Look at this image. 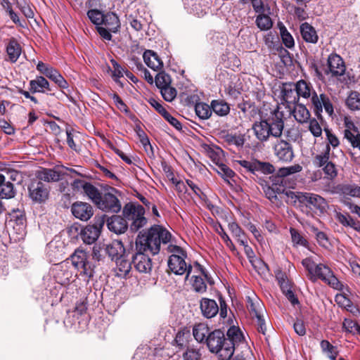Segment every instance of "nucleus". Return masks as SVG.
Masks as SVG:
<instances>
[{
    "mask_svg": "<svg viewBox=\"0 0 360 360\" xmlns=\"http://www.w3.org/2000/svg\"><path fill=\"white\" fill-rule=\"evenodd\" d=\"M309 130L316 137H319L322 134V129L318 121L315 119L310 120Z\"/></svg>",
    "mask_w": 360,
    "mask_h": 360,
    "instance_id": "obj_60",
    "label": "nucleus"
},
{
    "mask_svg": "<svg viewBox=\"0 0 360 360\" xmlns=\"http://www.w3.org/2000/svg\"><path fill=\"white\" fill-rule=\"evenodd\" d=\"M330 148L329 146H326V148L321 154L316 155L314 157L313 163L317 167H323L328 162H329Z\"/></svg>",
    "mask_w": 360,
    "mask_h": 360,
    "instance_id": "obj_42",
    "label": "nucleus"
},
{
    "mask_svg": "<svg viewBox=\"0 0 360 360\" xmlns=\"http://www.w3.org/2000/svg\"><path fill=\"white\" fill-rule=\"evenodd\" d=\"M15 194L13 184L0 173V198L9 199L13 198Z\"/></svg>",
    "mask_w": 360,
    "mask_h": 360,
    "instance_id": "obj_23",
    "label": "nucleus"
},
{
    "mask_svg": "<svg viewBox=\"0 0 360 360\" xmlns=\"http://www.w3.org/2000/svg\"><path fill=\"white\" fill-rule=\"evenodd\" d=\"M300 33L306 42L316 44L318 41L319 37L316 30L307 22L300 25Z\"/></svg>",
    "mask_w": 360,
    "mask_h": 360,
    "instance_id": "obj_26",
    "label": "nucleus"
},
{
    "mask_svg": "<svg viewBox=\"0 0 360 360\" xmlns=\"http://www.w3.org/2000/svg\"><path fill=\"white\" fill-rule=\"evenodd\" d=\"M141 142L143 144L146 152L150 158H154L153 148L151 146L149 139L145 133H143V138L141 139Z\"/></svg>",
    "mask_w": 360,
    "mask_h": 360,
    "instance_id": "obj_63",
    "label": "nucleus"
},
{
    "mask_svg": "<svg viewBox=\"0 0 360 360\" xmlns=\"http://www.w3.org/2000/svg\"><path fill=\"white\" fill-rule=\"evenodd\" d=\"M103 251L113 261H116L122 257L129 256L123 243L120 240H113L109 244L104 245Z\"/></svg>",
    "mask_w": 360,
    "mask_h": 360,
    "instance_id": "obj_11",
    "label": "nucleus"
},
{
    "mask_svg": "<svg viewBox=\"0 0 360 360\" xmlns=\"http://www.w3.org/2000/svg\"><path fill=\"white\" fill-rule=\"evenodd\" d=\"M276 157L281 161L290 162L294 158L291 144L285 141H278L274 146Z\"/></svg>",
    "mask_w": 360,
    "mask_h": 360,
    "instance_id": "obj_12",
    "label": "nucleus"
},
{
    "mask_svg": "<svg viewBox=\"0 0 360 360\" xmlns=\"http://www.w3.org/2000/svg\"><path fill=\"white\" fill-rule=\"evenodd\" d=\"M347 106L352 110H360V94L357 91L350 93L346 101Z\"/></svg>",
    "mask_w": 360,
    "mask_h": 360,
    "instance_id": "obj_43",
    "label": "nucleus"
},
{
    "mask_svg": "<svg viewBox=\"0 0 360 360\" xmlns=\"http://www.w3.org/2000/svg\"><path fill=\"white\" fill-rule=\"evenodd\" d=\"M336 218L345 226H349L356 231H360V222L352 219L349 214L337 213Z\"/></svg>",
    "mask_w": 360,
    "mask_h": 360,
    "instance_id": "obj_35",
    "label": "nucleus"
},
{
    "mask_svg": "<svg viewBox=\"0 0 360 360\" xmlns=\"http://www.w3.org/2000/svg\"><path fill=\"white\" fill-rule=\"evenodd\" d=\"M246 307L248 309L252 318L264 314V307L261 300L255 295L247 297Z\"/></svg>",
    "mask_w": 360,
    "mask_h": 360,
    "instance_id": "obj_19",
    "label": "nucleus"
},
{
    "mask_svg": "<svg viewBox=\"0 0 360 360\" xmlns=\"http://www.w3.org/2000/svg\"><path fill=\"white\" fill-rule=\"evenodd\" d=\"M103 24L112 32H116L120 27L119 18L114 13L105 14Z\"/></svg>",
    "mask_w": 360,
    "mask_h": 360,
    "instance_id": "obj_30",
    "label": "nucleus"
},
{
    "mask_svg": "<svg viewBox=\"0 0 360 360\" xmlns=\"http://www.w3.org/2000/svg\"><path fill=\"white\" fill-rule=\"evenodd\" d=\"M128 257H122L115 261L116 267L115 268V276L120 278H127L131 269V261L129 260Z\"/></svg>",
    "mask_w": 360,
    "mask_h": 360,
    "instance_id": "obj_20",
    "label": "nucleus"
},
{
    "mask_svg": "<svg viewBox=\"0 0 360 360\" xmlns=\"http://www.w3.org/2000/svg\"><path fill=\"white\" fill-rule=\"evenodd\" d=\"M103 225V221H101L98 224L86 226L81 232L83 241L89 245L94 243L98 239Z\"/></svg>",
    "mask_w": 360,
    "mask_h": 360,
    "instance_id": "obj_14",
    "label": "nucleus"
},
{
    "mask_svg": "<svg viewBox=\"0 0 360 360\" xmlns=\"http://www.w3.org/2000/svg\"><path fill=\"white\" fill-rule=\"evenodd\" d=\"M195 111L198 117L201 120H207L212 115L211 105L205 103H198L195 105Z\"/></svg>",
    "mask_w": 360,
    "mask_h": 360,
    "instance_id": "obj_37",
    "label": "nucleus"
},
{
    "mask_svg": "<svg viewBox=\"0 0 360 360\" xmlns=\"http://www.w3.org/2000/svg\"><path fill=\"white\" fill-rule=\"evenodd\" d=\"M226 335V341H231L234 351L236 345L240 342L243 339L242 332L238 328L232 326L227 330Z\"/></svg>",
    "mask_w": 360,
    "mask_h": 360,
    "instance_id": "obj_31",
    "label": "nucleus"
},
{
    "mask_svg": "<svg viewBox=\"0 0 360 360\" xmlns=\"http://www.w3.org/2000/svg\"><path fill=\"white\" fill-rule=\"evenodd\" d=\"M285 195L292 200H298L300 203L305 204L307 207L314 208L323 212L328 208V202L321 195L307 192L286 191Z\"/></svg>",
    "mask_w": 360,
    "mask_h": 360,
    "instance_id": "obj_8",
    "label": "nucleus"
},
{
    "mask_svg": "<svg viewBox=\"0 0 360 360\" xmlns=\"http://www.w3.org/2000/svg\"><path fill=\"white\" fill-rule=\"evenodd\" d=\"M191 285L193 290L198 293H204L207 291V285L202 278L198 276H193L191 278Z\"/></svg>",
    "mask_w": 360,
    "mask_h": 360,
    "instance_id": "obj_45",
    "label": "nucleus"
},
{
    "mask_svg": "<svg viewBox=\"0 0 360 360\" xmlns=\"http://www.w3.org/2000/svg\"><path fill=\"white\" fill-rule=\"evenodd\" d=\"M323 170L324 174L328 176L330 179H333L337 176L338 170L336 169V166L334 163L329 161L323 167Z\"/></svg>",
    "mask_w": 360,
    "mask_h": 360,
    "instance_id": "obj_55",
    "label": "nucleus"
},
{
    "mask_svg": "<svg viewBox=\"0 0 360 360\" xmlns=\"http://www.w3.org/2000/svg\"><path fill=\"white\" fill-rule=\"evenodd\" d=\"M122 214L127 221H131L129 229L132 232L138 231L147 224V219L144 217L145 209L141 205L127 203L123 207Z\"/></svg>",
    "mask_w": 360,
    "mask_h": 360,
    "instance_id": "obj_7",
    "label": "nucleus"
},
{
    "mask_svg": "<svg viewBox=\"0 0 360 360\" xmlns=\"http://www.w3.org/2000/svg\"><path fill=\"white\" fill-rule=\"evenodd\" d=\"M160 91L163 98L168 102L172 101L177 94L176 89L174 87L171 86V84L160 89Z\"/></svg>",
    "mask_w": 360,
    "mask_h": 360,
    "instance_id": "obj_51",
    "label": "nucleus"
},
{
    "mask_svg": "<svg viewBox=\"0 0 360 360\" xmlns=\"http://www.w3.org/2000/svg\"><path fill=\"white\" fill-rule=\"evenodd\" d=\"M335 301L340 306L344 307L354 316H357L359 314L360 311L359 308L354 305L352 302L346 296L343 295H337L335 296Z\"/></svg>",
    "mask_w": 360,
    "mask_h": 360,
    "instance_id": "obj_28",
    "label": "nucleus"
},
{
    "mask_svg": "<svg viewBox=\"0 0 360 360\" xmlns=\"http://www.w3.org/2000/svg\"><path fill=\"white\" fill-rule=\"evenodd\" d=\"M344 125L345 127L344 136L349 141L352 146H354L360 141V134L358 128L349 117H345Z\"/></svg>",
    "mask_w": 360,
    "mask_h": 360,
    "instance_id": "obj_15",
    "label": "nucleus"
},
{
    "mask_svg": "<svg viewBox=\"0 0 360 360\" xmlns=\"http://www.w3.org/2000/svg\"><path fill=\"white\" fill-rule=\"evenodd\" d=\"M292 115L295 119L300 123L307 122L310 117V113L305 105L298 104L295 106L292 110Z\"/></svg>",
    "mask_w": 360,
    "mask_h": 360,
    "instance_id": "obj_29",
    "label": "nucleus"
},
{
    "mask_svg": "<svg viewBox=\"0 0 360 360\" xmlns=\"http://www.w3.org/2000/svg\"><path fill=\"white\" fill-rule=\"evenodd\" d=\"M295 88L297 100L299 101L300 98L310 99L314 111L318 117L321 115L323 108L325 109L329 116H333L334 110L330 98L324 94L318 96L310 82L300 79L295 83Z\"/></svg>",
    "mask_w": 360,
    "mask_h": 360,
    "instance_id": "obj_3",
    "label": "nucleus"
},
{
    "mask_svg": "<svg viewBox=\"0 0 360 360\" xmlns=\"http://www.w3.org/2000/svg\"><path fill=\"white\" fill-rule=\"evenodd\" d=\"M107 226L110 231L116 234H121L124 233L129 226L124 217L113 215L108 219Z\"/></svg>",
    "mask_w": 360,
    "mask_h": 360,
    "instance_id": "obj_17",
    "label": "nucleus"
},
{
    "mask_svg": "<svg viewBox=\"0 0 360 360\" xmlns=\"http://www.w3.org/2000/svg\"><path fill=\"white\" fill-rule=\"evenodd\" d=\"M229 229L231 232L233 236L238 239L239 238H243L245 236L244 231L242 229L238 226V224L236 222H232L229 224Z\"/></svg>",
    "mask_w": 360,
    "mask_h": 360,
    "instance_id": "obj_61",
    "label": "nucleus"
},
{
    "mask_svg": "<svg viewBox=\"0 0 360 360\" xmlns=\"http://www.w3.org/2000/svg\"><path fill=\"white\" fill-rule=\"evenodd\" d=\"M183 357L184 360H199L200 354L198 349L193 348H187L184 353Z\"/></svg>",
    "mask_w": 360,
    "mask_h": 360,
    "instance_id": "obj_62",
    "label": "nucleus"
},
{
    "mask_svg": "<svg viewBox=\"0 0 360 360\" xmlns=\"http://www.w3.org/2000/svg\"><path fill=\"white\" fill-rule=\"evenodd\" d=\"M256 17L255 23L261 30H269L273 26V22L269 16V13H258Z\"/></svg>",
    "mask_w": 360,
    "mask_h": 360,
    "instance_id": "obj_34",
    "label": "nucleus"
},
{
    "mask_svg": "<svg viewBox=\"0 0 360 360\" xmlns=\"http://www.w3.org/2000/svg\"><path fill=\"white\" fill-rule=\"evenodd\" d=\"M283 128V113L278 110L271 112L266 120L256 122L252 125L255 136L262 142L266 141L270 137H281Z\"/></svg>",
    "mask_w": 360,
    "mask_h": 360,
    "instance_id": "obj_4",
    "label": "nucleus"
},
{
    "mask_svg": "<svg viewBox=\"0 0 360 360\" xmlns=\"http://www.w3.org/2000/svg\"><path fill=\"white\" fill-rule=\"evenodd\" d=\"M111 63L113 68L112 77L116 83H120V78L123 77V69L115 60H112Z\"/></svg>",
    "mask_w": 360,
    "mask_h": 360,
    "instance_id": "obj_57",
    "label": "nucleus"
},
{
    "mask_svg": "<svg viewBox=\"0 0 360 360\" xmlns=\"http://www.w3.org/2000/svg\"><path fill=\"white\" fill-rule=\"evenodd\" d=\"M338 188L344 195L352 197H359L360 195V186L345 184L338 186Z\"/></svg>",
    "mask_w": 360,
    "mask_h": 360,
    "instance_id": "obj_44",
    "label": "nucleus"
},
{
    "mask_svg": "<svg viewBox=\"0 0 360 360\" xmlns=\"http://www.w3.org/2000/svg\"><path fill=\"white\" fill-rule=\"evenodd\" d=\"M162 117L176 129L180 131L182 129V126L181 122L174 117H173L169 112L167 111L162 115Z\"/></svg>",
    "mask_w": 360,
    "mask_h": 360,
    "instance_id": "obj_64",
    "label": "nucleus"
},
{
    "mask_svg": "<svg viewBox=\"0 0 360 360\" xmlns=\"http://www.w3.org/2000/svg\"><path fill=\"white\" fill-rule=\"evenodd\" d=\"M205 342L210 352L218 354L220 360H229L233 355L232 343L226 341L225 335L221 330L212 331Z\"/></svg>",
    "mask_w": 360,
    "mask_h": 360,
    "instance_id": "obj_6",
    "label": "nucleus"
},
{
    "mask_svg": "<svg viewBox=\"0 0 360 360\" xmlns=\"http://www.w3.org/2000/svg\"><path fill=\"white\" fill-rule=\"evenodd\" d=\"M325 283L337 290H341L343 285L339 281V280L334 276L333 271L330 272V274L324 281Z\"/></svg>",
    "mask_w": 360,
    "mask_h": 360,
    "instance_id": "obj_59",
    "label": "nucleus"
},
{
    "mask_svg": "<svg viewBox=\"0 0 360 360\" xmlns=\"http://www.w3.org/2000/svg\"><path fill=\"white\" fill-rule=\"evenodd\" d=\"M29 89L32 93H44L46 91H51L49 82L42 76L37 77L34 79L30 80Z\"/></svg>",
    "mask_w": 360,
    "mask_h": 360,
    "instance_id": "obj_24",
    "label": "nucleus"
},
{
    "mask_svg": "<svg viewBox=\"0 0 360 360\" xmlns=\"http://www.w3.org/2000/svg\"><path fill=\"white\" fill-rule=\"evenodd\" d=\"M200 308L202 316L207 319L214 317L219 312V306L216 301L209 298L201 299Z\"/></svg>",
    "mask_w": 360,
    "mask_h": 360,
    "instance_id": "obj_18",
    "label": "nucleus"
},
{
    "mask_svg": "<svg viewBox=\"0 0 360 360\" xmlns=\"http://www.w3.org/2000/svg\"><path fill=\"white\" fill-rule=\"evenodd\" d=\"M73 186L77 188H82L89 198L103 212L118 213L122 209L121 202L115 195L117 190L114 188L110 187L102 192L91 183L79 179L74 181Z\"/></svg>",
    "mask_w": 360,
    "mask_h": 360,
    "instance_id": "obj_2",
    "label": "nucleus"
},
{
    "mask_svg": "<svg viewBox=\"0 0 360 360\" xmlns=\"http://www.w3.org/2000/svg\"><path fill=\"white\" fill-rule=\"evenodd\" d=\"M30 198L37 202L45 201L49 196V190L41 181L32 182L29 186Z\"/></svg>",
    "mask_w": 360,
    "mask_h": 360,
    "instance_id": "obj_13",
    "label": "nucleus"
},
{
    "mask_svg": "<svg viewBox=\"0 0 360 360\" xmlns=\"http://www.w3.org/2000/svg\"><path fill=\"white\" fill-rule=\"evenodd\" d=\"M274 192L277 194L284 193L287 187V183L284 182L281 177H273L272 184L270 186Z\"/></svg>",
    "mask_w": 360,
    "mask_h": 360,
    "instance_id": "obj_49",
    "label": "nucleus"
},
{
    "mask_svg": "<svg viewBox=\"0 0 360 360\" xmlns=\"http://www.w3.org/2000/svg\"><path fill=\"white\" fill-rule=\"evenodd\" d=\"M205 150L208 156L213 160V162L218 164V161L220 159V153L222 152L220 148L207 146Z\"/></svg>",
    "mask_w": 360,
    "mask_h": 360,
    "instance_id": "obj_58",
    "label": "nucleus"
},
{
    "mask_svg": "<svg viewBox=\"0 0 360 360\" xmlns=\"http://www.w3.org/2000/svg\"><path fill=\"white\" fill-rule=\"evenodd\" d=\"M212 112L213 111L219 116H225L230 111L229 105L224 101L214 100L211 103Z\"/></svg>",
    "mask_w": 360,
    "mask_h": 360,
    "instance_id": "obj_33",
    "label": "nucleus"
},
{
    "mask_svg": "<svg viewBox=\"0 0 360 360\" xmlns=\"http://www.w3.org/2000/svg\"><path fill=\"white\" fill-rule=\"evenodd\" d=\"M243 4L250 2L255 13H269L270 7L264 0H240Z\"/></svg>",
    "mask_w": 360,
    "mask_h": 360,
    "instance_id": "obj_41",
    "label": "nucleus"
},
{
    "mask_svg": "<svg viewBox=\"0 0 360 360\" xmlns=\"http://www.w3.org/2000/svg\"><path fill=\"white\" fill-rule=\"evenodd\" d=\"M329 72L333 76H340L345 72V65L342 58L336 53L330 54L328 58Z\"/></svg>",
    "mask_w": 360,
    "mask_h": 360,
    "instance_id": "obj_16",
    "label": "nucleus"
},
{
    "mask_svg": "<svg viewBox=\"0 0 360 360\" xmlns=\"http://www.w3.org/2000/svg\"><path fill=\"white\" fill-rule=\"evenodd\" d=\"M72 214L81 221H88L94 214L93 207L84 202L77 201L71 206Z\"/></svg>",
    "mask_w": 360,
    "mask_h": 360,
    "instance_id": "obj_10",
    "label": "nucleus"
},
{
    "mask_svg": "<svg viewBox=\"0 0 360 360\" xmlns=\"http://www.w3.org/2000/svg\"><path fill=\"white\" fill-rule=\"evenodd\" d=\"M172 240V234L164 227L155 225L146 232H140L135 241V252L131 257L135 269L141 274H148L153 267L152 255L160 252L161 244L167 245Z\"/></svg>",
    "mask_w": 360,
    "mask_h": 360,
    "instance_id": "obj_1",
    "label": "nucleus"
},
{
    "mask_svg": "<svg viewBox=\"0 0 360 360\" xmlns=\"http://www.w3.org/2000/svg\"><path fill=\"white\" fill-rule=\"evenodd\" d=\"M72 264L78 269L81 266L84 265V262L87 260L86 252L82 249H77L71 255Z\"/></svg>",
    "mask_w": 360,
    "mask_h": 360,
    "instance_id": "obj_36",
    "label": "nucleus"
},
{
    "mask_svg": "<svg viewBox=\"0 0 360 360\" xmlns=\"http://www.w3.org/2000/svg\"><path fill=\"white\" fill-rule=\"evenodd\" d=\"M87 16L91 22L99 26L103 25L105 14L97 9H91L87 12Z\"/></svg>",
    "mask_w": 360,
    "mask_h": 360,
    "instance_id": "obj_47",
    "label": "nucleus"
},
{
    "mask_svg": "<svg viewBox=\"0 0 360 360\" xmlns=\"http://www.w3.org/2000/svg\"><path fill=\"white\" fill-rule=\"evenodd\" d=\"M155 85L160 90L171 84L172 79L168 74L164 72H159L155 79Z\"/></svg>",
    "mask_w": 360,
    "mask_h": 360,
    "instance_id": "obj_46",
    "label": "nucleus"
},
{
    "mask_svg": "<svg viewBox=\"0 0 360 360\" xmlns=\"http://www.w3.org/2000/svg\"><path fill=\"white\" fill-rule=\"evenodd\" d=\"M145 63L151 69L158 70L163 66V63L158 54L151 50H146L143 55Z\"/></svg>",
    "mask_w": 360,
    "mask_h": 360,
    "instance_id": "obj_25",
    "label": "nucleus"
},
{
    "mask_svg": "<svg viewBox=\"0 0 360 360\" xmlns=\"http://www.w3.org/2000/svg\"><path fill=\"white\" fill-rule=\"evenodd\" d=\"M167 250L172 254L167 261L169 270L176 275L186 274L185 278L187 280L193 267L185 261L187 257L186 252L181 247L173 244H169L167 246Z\"/></svg>",
    "mask_w": 360,
    "mask_h": 360,
    "instance_id": "obj_5",
    "label": "nucleus"
},
{
    "mask_svg": "<svg viewBox=\"0 0 360 360\" xmlns=\"http://www.w3.org/2000/svg\"><path fill=\"white\" fill-rule=\"evenodd\" d=\"M6 51L8 57V60L15 63L19 58L21 54V46L18 40L12 37L8 39L6 46Z\"/></svg>",
    "mask_w": 360,
    "mask_h": 360,
    "instance_id": "obj_21",
    "label": "nucleus"
},
{
    "mask_svg": "<svg viewBox=\"0 0 360 360\" xmlns=\"http://www.w3.org/2000/svg\"><path fill=\"white\" fill-rule=\"evenodd\" d=\"M252 319L257 328V330L263 335H265L266 331V326L264 319V314L257 315V316L253 317Z\"/></svg>",
    "mask_w": 360,
    "mask_h": 360,
    "instance_id": "obj_53",
    "label": "nucleus"
},
{
    "mask_svg": "<svg viewBox=\"0 0 360 360\" xmlns=\"http://www.w3.org/2000/svg\"><path fill=\"white\" fill-rule=\"evenodd\" d=\"M282 97L283 101L289 103H295L298 102L297 95L295 88V83H286L283 84Z\"/></svg>",
    "mask_w": 360,
    "mask_h": 360,
    "instance_id": "obj_27",
    "label": "nucleus"
},
{
    "mask_svg": "<svg viewBox=\"0 0 360 360\" xmlns=\"http://www.w3.org/2000/svg\"><path fill=\"white\" fill-rule=\"evenodd\" d=\"M46 77L53 80L56 84L58 85L61 89H67L68 84L67 81L63 77V76L54 68H51V70L47 72Z\"/></svg>",
    "mask_w": 360,
    "mask_h": 360,
    "instance_id": "obj_38",
    "label": "nucleus"
},
{
    "mask_svg": "<svg viewBox=\"0 0 360 360\" xmlns=\"http://www.w3.org/2000/svg\"><path fill=\"white\" fill-rule=\"evenodd\" d=\"M290 233L291 235L292 241L295 245H306L307 240L295 229L290 228Z\"/></svg>",
    "mask_w": 360,
    "mask_h": 360,
    "instance_id": "obj_56",
    "label": "nucleus"
},
{
    "mask_svg": "<svg viewBox=\"0 0 360 360\" xmlns=\"http://www.w3.org/2000/svg\"><path fill=\"white\" fill-rule=\"evenodd\" d=\"M256 174L260 172L264 174H271L274 172V167L269 162H261L255 160Z\"/></svg>",
    "mask_w": 360,
    "mask_h": 360,
    "instance_id": "obj_48",
    "label": "nucleus"
},
{
    "mask_svg": "<svg viewBox=\"0 0 360 360\" xmlns=\"http://www.w3.org/2000/svg\"><path fill=\"white\" fill-rule=\"evenodd\" d=\"M281 36L282 41L285 46L289 49L292 48L295 45L294 39L292 35L289 33L285 26H282L280 28Z\"/></svg>",
    "mask_w": 360,
    "mask_h": 360,
    "instance_id": "obj_50",
    "label": "nucleus"
},
{
    "mask_svg": "<svg viewBox=\"0 0 360 360\" xmlns=\"http://www.w3.org/2000/svg\"><path fill=\"white\" fill-rule=\"evenodd\" d=\"M61 172L56 169L43 168L37 171L36 174L38 181H44L45 182H55L60 180Z\"/></svg>",
    "mask_w": 360,
    "mask_h": 360,
    "instance_id": "obj_22",
    "label": "nucleus"
},
{
    "mask_svg": "<svg viewBox=\"0 0 360 360\" xmlns=\"http://www.w3.org/2000/svg\"><path fill=\"white\" fill-rule=\"evenodd\" d=\"M344 328L349 333H357L360 335V326L355 321L345 319L343 322Z\"/></svg>",
    "mask_w": 360,
    "mask_h": 360,
    "instance_id": "obj_54",
    "label": "nucleus"
},
{
    "mask_svg": "<svg viewBox=\"0 0 360 360\" xmlns=\"http://www.w3.org/2000/svg\"><path fill=\"white\" fill-rule=\"evenodd\" d=\"M320 345L322 352L326 354L330 360H336L338 351L335 346L326 340H322Z\"/></svg>",
    "mask_w": 360,
    "mask_h": 360,
    "instance_id": "obj_39",
    "label": "nucleus"
},
{
    "mask_svg": "<svg viewBox=\"0 0 360 360\" xmlns=\"http://www.w3.org/2000/svg\"><path fill=\"white\" fill-rule=\"evenodd\" d=\"M304 267L308 271L311 278H319L324 281L330 274L331 269L325 264H316L310 258H305L302 261Z\"/></svg>",
    "mask_w": 360,
    "mask_h": 360,
    "instance_id": "obj_9",
    "label": "nucleus"
},
{
    "mask_svg": "<svg viewBox=\"0 0 360 360\" xmlns=\"http://www.w3.org/2000/svg\"><path fill=\"white\" fill-rule=\"evenodd\" d=\"M224 141L229 145H233L238 148H242L245 143V139L243 135L226 134L223 136Z\"/></svg>",
    "mask_w": 360,
    "mask_h": 360,
    "instance_id": "obj_40",
    "label": "nucleus"
},
{
    "mask_svg": "<svg viewBox=\"0 0 360 360\" xmlns=\"http://www.w3.org/2000/svg\"><path fill=\"white\" fill-rule=\"evenodd\" d=\"M238 163L243 167L244 172L256 175L255 160L252 161L243 160L238 161Z\"/></svg>",
    "mask_w": 360,
    "mask_h": 360,
    "instance_id": "obj_52",
    "label": "nucleus"
},
{
    "mask_svg": "<svg viewBox=\"0 0 360 360\" xmlns=\"http://www.w3.org/2000/svg\"><path fill=\"white\" fill-rule=\"evenodd\" d=\"M210 333L209 328L203 323L195 325L193 329V335L198 342H206V338Z\"/></svg>",
    "mask_w": 360,
    "mask_h": 360,
    "instance_id": "obj_32",
    "label": "nucleus"
}]
</instances>
